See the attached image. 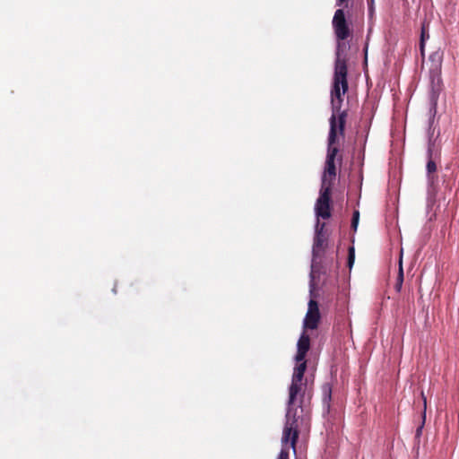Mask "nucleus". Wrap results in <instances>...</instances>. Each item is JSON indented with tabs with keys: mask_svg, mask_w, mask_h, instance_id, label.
<instances>
[{
	"mask_svg": "<svg viewBox=\"0 0 459 459\" xmlns=\"http://www.w3.org/2000/svg\"><path fill=\"white\" fill-rule=\"evenodd\" d=\"M320 320V312L318 304L316 300L310 299L308 302V309L304 319V327L315 330L318 326Z\"/></svg>",
	"mask_w": 459,
	"mask_h": 459,
	"instance_id": "nucleus-6",
	"label": "nucleus"
},
{
	"mask_svg": "<svg viewBox=\"0 0 459 459\" xmlns=\"http://www.w3.org/2000/svg\"><path fill=\"white\" fill-rule=\"evenodd\" d=\"M425 417H426V414H425V411H423V414H422V422H421V425L419 426L416 429V433H415V437L416 438H420V437L421 436V433H422V429H423V426H424V423H425Z\"/></svg>",
	"mask_w": 459,
	"mask_h": 459,
	"instance_id": "nucleus-17",
	"label": "nucleus"
},
{
	"mask_svg": "<svg viewBox=\"0 0 459 459\" xmlns=\"http://www.w3.org/2000/svg\"><path fill=\"white\" fill-rule=\"evenodd\" d=\"M331 400H332V389L330 386L326 385L324 387L323 403L325 406H326L328 411L330 410Z\"/></svg>",
	"mask_w": 459,
	"mask_h": 459,
	"instance_id": "nucleus-12",
	"label": "nucleus"
},
{
	"mask_svg": "<svg viewBox=\"0 0 459 459\" xmlns=\"http://www.w3.org/2000/svg\"><path fill=\"white\" fill-rule=\"evenodd\" d=\"M347 0H337V5H342Z\"/></svg>",
	"mask_w": 459,
	"mask_h": 459,
	"instance_id": "nucleus-18",
	"label": "nucleus"
},
{
	"mask_svg": "<svg viewBox=\"0 0 459 459\" xmlns=\"http://www.w3.org/2000/svg\"><path fill=\"white\" fill-rule=\"evenodd\" d=\"M359 221V212L358 210H355L352 214V220H351V228L353 230H356L358 228Z\"/></svg>",
	"mask_w": 459,
	"mask_h": 459,
	"instance_id": "nucleus-16",
	"label": "nucleus"
},
{
	"mask_svg": "<svg viewBox=\"0 0 459 459\" xmlns=\"http://www.w3.org/2000/svg\"><path fill=\"white\" fill-rule=\"evenodd\" d=\"M355 261V248L353 246H351L348 249V260L347 264L350 269H351Z\"/></svg>",
	"mask_w": 459,
	"mask_h": 459,
	"instance_id": "nucleus-15",
	"label": "nucleus"
},
{
	"mask_svg": "<svg viewBox=\"0 0 459 459\" xmlns=\"http://www.w3.org/2000/svg\"><path fill=\"white\" fill-rule=\"evenodd\" d=\"M429 81H430V87H431L429 99H430L432 107L435 109L437 103L439 94L443 88L441 73L429 74Z\"/></svg>",
	"mask_w": 459,
	"mask_h": 459,
	"instance_id": "nucleus-8",
	"label": "nucleus"
},
{
	"mask_svg": "<svg viewBox=\"0 0 459 459\" xmlns=\"http://www.w3.org/2000/svg\"><path fill=\"white\" fill-rule=\"evenodd\" d=\"M309 421L308 415L304 414V410L300 409V414H295L292 411L286 413V422L281 437V449L278 459H289L290 449L296 455V444L299 434V428L307 425Z\"/></svg>",
	"mask_w": 459,
	"mask_h": 459,
	"instance_id": "nucleus-2",
	"label": "nucleus"
},
{
	"mask_svg": "<svg viewBox=\"0 0 459 459\" xmlns=\"http://www.w3.org/2000/svg\"><path fill=\"white\" fill-rule=\"evenodd\" d=\"M298 365L294 368L291 384L289 388V399L287 412L300 414V409L304 410V414L307 415L308 411H305V408L301 405L303 402L306 383H303L304 374L307 368V361L304 359L297 362Z\"/></svg>",
	"mask_w": 459,
	"mask_h": 459,
	"instance_id": "nucleus-3",
	"label": "nucleus"
},
{
	"mask_svg": "<svg viewBox=\"0 0 459 459\" xmlns=\"http://www.w3.org/2000/svg\"><path fill=\"white\" fill-rule=\"evenodd\" d=\"M331 192L332 186L331 184H321L320 195L316 204V213L317 217H321L323 219H328L331 216Z\"/></svg>",
	"mask_w": 459,
	"mask_h": 459,
	"instance_id": "nucleus-4",
	"label": "nucleus"
},
{
	"mask_svg": "<svg viewBox=\"0 0 459 459\" xmlns=\"http://www.w3.org/2000/svg\"><path fill=\"white\" fill-rule=\"evenodd\" d=\"M342 45L338 43L336 50V58L334 62V74L333 86L331 89L332 116L330 117V131L327 143V154L324 173L322 176V184H331L336 177L335 160L339 152L337 143V130L340 134H344L347 111L341 110L343 101L342 95L348 91V66L346 55L342 50Z\"/></svg>",
	"mask_w": 459,
	"mask_h": 459,
	"instance_id": "nucleus-1",
	"label": "nucleus"
},
{
	"mask_svg": "<svg viewBox=\"0 0 459 459\" xmlns=\"http://www.w3.org/2000/svg\"><path fill=\"white\" fill-rule=\"evenodd\" d=\"M403 282V262H402V257H401L400 261H399V271H398V275H397V281L395 284V289L398 291L401 290Z\"/></svg>",
	"mask_w": 459,
	"mask_h": 459,
	"instance_id": "nucleus-14",
	"label": "nucleus"
},
{
	"mask_svg": "<svg viewBox=\"0 0 459 459\" xmlns=\"http://www.w3.org/2000/svg\"><path fill=\"white\" fill-rule=\"evenodd\" d=\"M332 24L335 37L339 41L345 40L350 37L351 31L342 9H337L335 11Z\"/></svg>",
	"mask_w": 459,
	"mask_h": 459,
	"instance_id": "nucleus-5",
	"label": "nucleus"
},
{
	"mask_svg": "<svg viewBox=\"0 0 459 459\" xmlns=\"http://www.w3.org/2000/svg\"><path fill=\"white\" fill-rule=\"evenodd\" d=\"M428 156H429V160L427 163V171L429 174H432V173L436 172L437 165H436V162L432 160V149L430 146L429 147V150H428Z\"/></svg>",
	"mask_w": 459,
	"mask_h": 459,
	"instance_id": "nucleus-13",
	"label": "nucleus"
},
{
	"mask_svg": "<svg viewBox=\"0 0 459 459\" xmlns=\"http://www.w3.org/2000/svg\"><path fill=\"white\" fill-rule=\"evenodd\" d=\"M342 156L340 155V156H339V158H338V160H339L340 162H342Z\"/></svg>",
	"mask_w": 459,
	"mask_h": 459,
	"instance_id": "nucleus-19",
	"label": "nucleus"
},
{
	"mask_svg": "<svg viewBox=\"0 0 459 459\" xmlns=\"http://www.w3.org/2000/svg\"><path fill=\"white\" fill-rule=\"evenodd\" d=\"M429 38V34L428 30H426L425 26L422 25L421 33H420V50L421 56H424L425 41Z\"/></svg>",
	"mask_w": 459,
	"mask_h": 459,
	"instance_id": "nucleus-11",
	"label": "nucleus"
},
{
	"mask_svg": "<svg viewBox=\"0 0 459 459\" xmlns=\"http://www.w3.org/2000/svg\"><path fill=\"white\" fill-rule=\"evenodd\" d=\"M443 56L444 54L440 50H437L430 54L428 60L429 74L441 73Z\"/></svg>",
	"mask_w": 459,
	"mask_h": 459,
	"instance_id": "nucleus-9",
	"label": "nucleus"
},
{
	"mask_svg": "<svg viewBox=\"0 0 459 459\" xmlns=\"http://www.w3.org/2000/svg\"><path fill=\"white\" fill-rule=\"evenodd\" d=\"M298 351L295 357L297 362L303 360L310 348V338L307 334L302 333L298 341Z\"/></svg>",
	"mask_w": 459,
	"mask_h": 459,
	"instance_id": "nucleus-10",
	"label": "nucleus"
},
{
	"mask_svg": "<svg viewBox=\"0 0 459 459\" xmlns=\"http://www.w3.org/2000/svg\"><path fill=\"white\" fill-rule=\"evenodd\" d=\"M325 227V223L321 225L320 230H316L314 244H313V260L316 261L317 258L321 257L325 253V250L327 246L326 238L323 234V229Z\"/></svg>",
	"mask_w": 459,
	"mask_h": 459,
	"instance_id": "nucleus-7",
	"label": "nucleus"
}]
</instances>
